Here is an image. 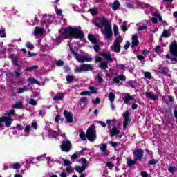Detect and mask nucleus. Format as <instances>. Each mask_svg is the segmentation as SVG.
Returning <instances> with one entry per match:
<instances>
[{
  "instance_id": "nucleus-1",
  "label": "nucleus",
  "mask_w": 177,
  "mask_h": 177,
  "mask_svg": "<svg viewBox=\"0 0 177 177\" xmlns=\"http://www.w3.org/2000/svg\"><path fill=\"white\" fill-rule=\"evenodd\" d=\"M64 38H76L78 39L84 38V32L75 26H68L64 30Z\"/></svg>"
},
{
  "instance_id": "nucleus-2",
  "label": "nucleus",
  "mask_w": 177,
  "mask_h": 177,
  "mask_svg": "<svg viewBox=\"0 0 177 177\" xmlns=\"http://www.w3.org/2000/svg\"><path fill=\"white\" fill-rule=\"evenodd\" d=\"M79 136L82 140H86V138L89 142H95L96 140V127L91 124L86 131V134L84 132H80Z\"/></svg>"
},
{
  "instance_id": "nucleus-3",
  "label": "nucleus",
  "mask_w": 177,
  "mask_h": 177,
  "mask_svg": "<svg viewBox=\"0 0 177 177\" xmlns=\"http://www.w3.org/2000/svg\"><path fill=\"white\" fill-rule=\"evenodd\" d=\"M115 124H117V120L115 119L106 120L107 127L109 129L110 136L111 137L120 134V130L117 129Z\"/></svg>"
},
{
  "instance_id": "nucleus-4",
  "label": "nucleus",
  "mask_w": 177,
  "mask_h": 177,
  "mask_svg": "<svg viewBox=\"0 0 177 177\" xmlns=\"http://www.w3.org/2000/svg\"><path fill=\"white\" fill-rule=\"evenodd\" d=\"M92 70H93V65L89 64H84L75 67V73L76 74L86 73V71H92Z\"/></svg>"
},
{
  "instance_id": "nucleus-5",
  "label": "nucleus",
  "mask_w": 177,
  "mask_h": 177,
  "mask_svg": "<svg viewBox=\"0 0 177 177\" xmlns=\"http://www.w3.org/2000/svg\"><path fill=\"white\" fill-rule=\"evenodd\" d=\"M122 37H121L120 35H119L113 41L111 49V50H113V52H116V53H120L121 52V44H122Z\"/></svg>"
},
{
  "instance_id": "nucleus-6",
  "label": "nucleus",
  "mask_w": 177,
  "mask_h": 177,
  "mask_svg": "<svg viewBox=\"0 0 177 177\" xmlns=\"http://www.w3.org/2000/svg\"><path fill=\"white\" fill-rule=\"evenodd\" d=\"M2 122H5V124ZM12 122H13V119L10 116L0 117V129H3L5 125L6 128H9L12 125Z\"/></svg>"
},
{
  "instance_id": "nucleus-7",
  "label": "nucleus",
  "mask_w": 177,
  "mask_h": 177,
  "mask_svg": "<svg viewBox=\"0 0 177 177\" xmlns=\"http://www.w3.org/2000/svg\"><path fill=\"white\" fill-rule=\"evenodd\" d=\"M102 26L104 28V34L106 38L109 39L113 37V32L111 31V27L109 23L95 24V26Z\"/></svg>"
},
{
  "instance_id": "nucleus-8",
  "label": "nucleus",
  "mask_w": 177,
  "mask_h": 177,
  "mask_svg": "<svg viewBox=\"0 0 177 177\" xmlns=\"http://www.w3.org/2000/svg\"><path fill=\"white\" fill-rule=\"evenodd\" d=\"M32 34L35 38H41V37H44V35H45V28L36 26Z\"/></svg>"
},
{
  "instance_id": "nucleus-9",
  "label": "nucleus",
  "mask_w": 177,
  "mask_h": 177,
  "mask_svg": "<svg viewBox=\"0 0 177 177\" xmlns=\"http://www.w3.org/2000/svg\"><path fill=\"white\" fill-rule=\"evenodd\" d=\"M60 149L62 151H65L66 153H68L70 150H71V142L70 140H66L65 141H62Z\"/></svg>"
},
{
  "instance_id": "nucleus-10",
  "label": "nucleus",
  "mask_w": 177,
  "mask_h": 177,
  "mask_svg": "<svg viewBox=\"0 0 177 177\" xmlns=\"http://www.w3.org/2000/svg\"><path fill=\"white\" fill-rule=\"evenodd\" d=\"M55 17L53 15L44 14L41 20V23H54Z\"/></svg>"
},
{
  "instance_id": "nucleus-11",
  "label": "nucleus",
  "mask_w": 177,
  "mask_h": 177,
  "mask_svg": "<svg viewBox=\"0 0 177 177\" xmlns=\"http://www.w3.org/2000/svg\"><path fill=\"white\" fill-rule=\"evenodd\" d=\"M98 147L100 149V151L102 153V157H107L110 154V151L107 149V145L102 143L98 145Z\"/></svg>"
},
{
  "instance_id": "nucleus-12",
  "label": "nucleus",
  "mask_w": 177,
  "mask_h": 177,
  "mask_svg": "<svg viewBox=\"0 0 177 177\" xmlns=\"http://www.w3.org/2000/svg\"><path fill=\"white\" fill-rule=\"evenodd\" d=\"M124 118L123 129H127V126L129 125V111H127L122 114Z\"/></svg>"
},
{
  "instance_id": "nucleus-13",
  "label": "nucleus",
  "mask_w": 177,
  "mask_h": 177,
  "mask_svg": "<svg viewBox=\"0 0 177 177\" xmlns=\"http://www.w3.org/2000/svg\"><path fill=\"white\" fill-rule=\"evenodd\" d=\"M169 49L171 54L177 57V43L176 41H174L170 44Z\"/></svg>"
},
{
  "instance_id": "nucleus-14",
  "label": "nucleus",
  "mask_w": 177,
  "mask_h": 177,
  "mask_svg": "<svg viewBox=\"0 0 177 177\" xmlns=\"http://www.w3.org/2000/svg\"><path fill=\"white\" fill-rule=\"evenodd\" d=\"M135 161H140L143 158V151L142 149H137L133 152Z\"/></svg>"
},
{
  "instance_id": "nucleus-15",
  "label": "nucleus",
  "mask_w": 177,
  "mask_h": 177,
  "mask_svg": "<svg viewBox=\"0 0 177 177\" xmlns=\"http://www.w3.org/2000/svg\"><path fill=\"white\" fill-rule=\"evenodd\" d=\"M64 116L66 118V122L68 124H71L73 122V113L67 111V110L64 111Z\"/></svg>"
},
{
  "instance_id": "nucleus-16",
  "label": "nucleus",
  "mask_w": 177,
  "mask_h": 177,
  "mask_svg": "<svg viewBox=\"0 0 177 177\" xmlns=\"http://www.w3.org/2000/svg\"><path fill=\"white\" fill-rule=\"evenodd\" d=\"M145 96L149 97V99H151V100H153V102L158 100V95H157V94L154 93L153 92H146Z\"/></svg>"
},
{
  "instance_id": "nucleus-17",
  "label": "nucleus",
  "mask_w": 177,
  "mask_h": 177,
  "mask_svg": "<svg viewBox=\"0 0 177 177\" xmlns=\"http://www.w3.org/2000/svg\"><path fill=\"white\" fill-rule=\"evenodd\" d=\"M139 45V40L138 39V35L134 34L131 37V47L135 48Z\"/></svg>"
},
{
  "instance_id": "nucleus-18",
  "label": "nucleus",
  "mask_w": 177,
  "mask_h": 177,
  "mask_svg": "<svg viewBox=\"0 0 177 177\" xmlns=\"http://www.w3.org/2000/svg\"><path fill=\"white\" fill-rule=\"evenodd\" d=\"M62 9L57 8L56 10V14L57 16H60L61 19L59 21V23H67V19L63 17Z\"/></svg>"
},
{
  "instance_id": "nucleus-19",
  "label": "nucleus",
  "mask_w": 177,
  "mask_h": 177,
  "mask_svg": "<svg viewBox=\"0 0 177 177\" xmlns=\"http://www.w3.org/2000/svg\"><path fill=\"white\" fill-rule=\"evenodd\" d=\"M64 99V93H57V94L54 95L53 97V100L55 102H59L60 100H63Z\"/></svg>"
},
{
  "instance_id": "nucleus-20",
  "label": "nucleus",
  "mask_w": 177,
  "mask_h": 177,
  "mask_svg": "<svg viewBox=\"0 0 177 177\" xmlns=\"http://www.w3.org/2000/svg\"><path fill=\"white\" fill-rule=\"evenodd\" d=\"M133 97H132V95H130L129 93H126L125 96L123 97L124 104L130 106L131 103L129 101L133 100Z\"/></svg>"
},
{
  "instance_id": "nucleus-21",
  "label": "nucleus",
  "mask_w": 177,
  "mask_h": 177,
  "mask_svg": "<svg viewBox=\"0 0 177 177\" xmlns=\"http://www.w3.org/2000/svg\"><path fill=\"white\" fill-rule=\"evenodd\" d=\"M74 56H75V58L76 59V60H77V62L79 63H84V56L81 55L78 53H74Z\"/></svg>"
},
{
  "instance_id": "nucleus-22",
  "label": "nucleus",
  "mask_w": 177,
  "mask_h": 177,
  "mask_svg": "<svg viewBox=\"0 0 177 177\" xmlns=\"http://www.w3.org/2000/svg\"><path fill=\"white\" fill-rule=\"evenodd\" d=\"M120 6H121L120 1L118 0H115L112 4V9L114 12H115V10H118Z\"/></svg>"
},
{
  "instance_id": "nucleus-23",
  "label": "nucleus",
  "mask_w": 177,
  "mask_h": 177,
  "mask_svg": "<svg viewBox=\"0 0 177 177\" xmlns=\"http://www.w3.org/2000/svg\"><path fill=\"white\" fill-rule=\"evenodd\" d=\"M28 82L29 85H32L34 84H37V85H41L39 82H37V80H35V78H32V77H29L28 79Z\"/></svg>"
},
{
  "instance_id": "nucleus-24",
  "label": "nucleus",
  "mask_w": 177,
  "mask_h": 177,
  "mask_svg": "<svg viewBox=\"0 0 177 177\" xmlns=\"http://www.w3.org/2000/svg\"><path fill=\"white\" fill-rule=\"evenodd\" d=\"M95 23H109V21L106 17H102L96 18Z\"/></svg>"
},
{
  "instance_id": "nucleus-25",
  "label": "nucleus",
  "mask_w": 177,
  "mask_h": 177,
  "mask_svg": "<svg viewBox=\"0 0 177 177\" xmlns=\"http://www.w3.org/2000/svg\"><path fill=\"white\" fill-rule=\"evenodd\" d=\"M108 99L111 103H114V100H115V94L113 92L109 93Z\"/></svg>"
},
{
  "instance_id": "nucleus-26",
  "label": "nucleus",
  "mask_w": 177,
  "mask_h": 177,
  "mask_svg": "<svg viewBox=\"0 0 177 177\" xmlns=\"http://www.w3.org/2000/svg\"><path fill=\"white\" fill-rule=\"evenodd\" d=\"M75 169L79 174H82V172H84L85 169H86V168L84 167L83 166L81 167V166L77 165L75 166Z\"/></svg>"
},
{
  "instance_id": "nucleus-27",
  "label": "nucleus",
  "mask_w": 177,
  "mask_h": 177,
  "mask_svg": "<svg viewBox=\"0 0 177 177\" xmlns=\"http://www.w3.org/2000/svg\"><path fill=\"white\" fill-rule=\"evenodd\" d=\"M101 55L103 56V57H105L108 62H113V58L111 57V55L106 53H101Z\"/></svg>"
},
{
  "instance_id": "nucleus-28",
  "label": "nucleus",
  "mask_w": 177,
  "mask_h": 177,
  "mask_svg": "<svg viewBox=\"0 0 177 177\" xmlns=\"http://www.w3.org/2000/svg\"><path fill=\"white\" fill-rule=\"evenodd\" d=\"M31 130V125H26L24 129V136H29L30 131Z\"/></svg>"
},
{
  "instance_id": "nucleus-29",
  "label": "nucleus",
  "mask_w": 177,
  "mask_h": 177,
  "mask_svg": "<svg viewBox=\"0 0 177 177\" xmlns=\"http://www.w3.org/2000/svg\"><path fill=\"white\" fill-rule=\"evenodd\" d=\"M171 33L169 30H164L163 32L162 33L161 37L162 38H169Z\"/></svg>"
},
{
  "instance_id": "nucleus-30",
  "label": "nucleus",
  "mask_w": 177,
  "mask_h": 177,
  "mask_svg": "<svg viewBox=\"0 0 177 177\" xmlns=\"http://www.w3.org/2000/svg\"><path fill=\"white\" fill-rule=\"evenodd\" d=\"M12 109H23V102H16L13 106H12Z\"/></svg>"
},
{
  "instance_id": "nucleus-31",
  "label": "nucleus",
  "mask_w": 177,
  "mask_h": 177,
  "mask_svg": "<svg viewBox=\"0 0 177 177\" xmlns=\"http://www.w3.org/2000/svg\"><path fill=\"white\" fill-rule=\"evenodd\" d=\"M15 75L17 77V78H18V77H20V75H21V66H19V67L15 71Z\"/></svg>"
},
{
  "instance_id": "nucleus-32",
  "label": "nucleus",
  "mask_w": 177,
  "mask_h": 177,
  "mask_svg": "<svg viewBox=\"0 0 177 177\" xmlns=\"http://www.w3.org/2000/svg\"><path fill=\"white\" fill-rule=\"evenodd\" d=\"M66 80L68 82V84H71L74 80H75V77L74 75H67L66 77Z\"/></svg>"
},
{
  "instance_id": "nucleus-33",
  "label": "nucleus",
  "mask_w": 177,
  "mask_h": 177,
  "mask_svg": "<svg viewBox=\"0 0 177 177\" xmlns=\"http://www.w3.org/2000/svg\"><path fill=\"white\" fill-rule=\"evenodd\" d=\"M6 30L5 28L1 27L0 28V38H6V33L5 32Z\"/></svg>"
},
{
  "instance_id": "nucleus-34",
  "label": "nucleus",
  "mask_w": 177,
  "mask_h": 177,
  "mask_svg": "<svg viewBox=\"0 0 177 177\" xmlns=\"http://www.w3.org/2000/svg\"><path fill=\"white\" fill-rule=\"evenodd\" d=\"M158 73H159V74H161V75H167V73H168V69H167V68H164L163 69L160 68Z\"/></svg>"
},
{
  "instance_id": "nucleus-35",
  "label": "nucleus",
  "mask_w": 177,
  "mask_h": 177,
  "mask_svg": "<svg viewBox=\"0 0 177 177\" xmlns=\"http://www.w3.org/2000/svg\"><path fill=\"white\" fill-rule=\"evenodd\" d=\"M147 30V26L146 25L139 26L137 31L140 34L143 30Z\"/></svg>"
},
{
  "instance_id": "nucleus-36",
  "label": "nucleus",
  "mask_w": 177,
  "mask_h": 177,
  "mask_svg": "<svg viewBox=\"0 0 177 177\" xmlns=\"http://www.w3.org/2000/svg\"><path fill=\"white\" fill-rule=\"evenodd\" d=\"M127 164L129 167H133V165H135V164H136V160H132L131 159H127Z\"/></svg>"
},
{
  "instance_id": "nucleus-37",
  "label": "nucleus",
  "mask_w": 177,
  "mask_h": 177,
  "mask_svg": "<svg viewBox=\"0 0 177 177\" xmlns=\"http://www.w3.org/2000/svg\"><path fill=\"white\" fill-rule=\"evenodd\" d=\"M155 52L156 53H162L164 52L162 47H161V46H157L155 48Z\"/></svg>"
},
{
  "instance_id": "nucleus-38",
  "label": "nucleus",
  "mask_w": 177,
  "mask_h": 177,
  "mask_svg": "<svg viewBox=\"0 0 177 177\" xmlns=\"http://www.w3.org/2000/svg\"><path fill=\"white\" fill-rule=\"evenodd\" d=\"M81 165L82 167L86 168L88 167V161L85 158H82L81 160Z\"/></svg>"
},
{
  "instance_id": "nucleus-39",
  "label": "nucleus",
  "mask_w": 177,
  "mask_h": 177,
  "mask_svg": "<svg viewBox=\"0 0 177 177\" xmlns=\"http://www.w3.org/2000/svg\"><path fill=\"white\" fill-rule=\"evenodd\" d=\"M153 16H154V17H156V19H158L159 21H162V17L158 12H153Z\"/></svg>"
},
{
  "instance_id": "nucleus-40",
  "label": "nucleus",
  "mask_w": 177,
  "mask_h": 177,
  "mask_svg": "<svg viewBox=\"0 0 177 177\" xmlns=\"http://www.w3.org/2000/svg\"><path fill=\"white\" fill-rule=\"evenodd\" d=\"M88 39L91 41L92 44H96V38H95L92 35H88Z\"/></svg>"
},
{
  "instance_id": "nucleus-41",
  "label": "nucleus",
  "mask_w": 177,
  "mask_h": 177,
  "mask_svg": "<svg viewBox=\"0 0 177 177\" xmlns=\"http://www.w3.org/2000/svg\"><path fill=\"white\" fill-rule=\"evenodd\" d=\"M26 91H28V88H27V86H24V88H19L17 91V93H24V92H26Z\"/></svg>"
},
{
  "instance_id": "nucleus-42",
  "label": "nucleus",
  "mask_w": 177,
  "mask_h": 177,
  "mask_svg": "<svg viewBox=\"0 0 177 177\" xmlns=\"http://www.w3.org/2000/svg\"><path fill=\"white\" fill-rule=\"evenodd\" d=\"M28 103L29 104H31L32 106H37L38 104V102H37V101H35V100L31 98L28 101Z\"/></svg>"
},
{
  "instance_id": "nucleus-43",
  "label": "nucleus",
  "mask_w": 177,
  "mask_h": 177,
  "mask_svg": "<svg viewBox=\"0 0 177 177\" xmlns=\"http://www.w3.org/2000/svg\"><path fill=\"white\" fill-rule=\"evenodd\" d=\"M88 12H90V13L92 15V16H96V15H97V13H98L97 10H96L93 8L88 9Z\"/></svg>"
},
{
  "instance_id": "nucleus-44",
  "label": "nucleus",
  "mask_w": 177,
  "mask_h": 177,
  "mask_svg": "<svg viewBox=\"0 0 177 177\" xmlns=\"http://www.w3.org/2000/svg\"><path fill=\"white\" fill-rule=\"evenodd\" d=\"M91 93L89 91H86L80 93V96H91Z\"/></svg>"
},
{
  "instance_id": "nucleus-45",
  "label": "nucleus",
  "mask_w": 177,
  "mask_h": 177,
  "mask_svg": "<svg viewBox=\"0 0 177 177\" xmlns=\"http://www.w3.org/2000/svg\"><path fill=\"white\" fill-rule=\"evenodd\" d=\"M107 66H108L107 62H102L100 63V68H101V70H104L107 68Z\"/></svg>"
},
{
  "instance_id": "nucleus-46",
  "label": "nucleus",
  "mask_w": 177,
  "mask_h": 177,
  "mask_svg": "<svg viewBox=\"0 0 177 177\" xmlns=\"http://www.w3.org/2000/svg\"><path fill=\"white\" fill-rule=\"evenodd\" d=\"M144 77L147 78V80H151V73L150 72H144Z\"/></svg>"
},
{
  "instance_id": "nucleus-47",
  "label": "nucleus",
  "mask_w": 177,
  "mask_h": 177,
  "mask_svg": "<svg viewBox=\"0 0 177 177\" xmlns=\"http://www.w3.org/2000/svg\"><path fill=\"white\" fill-rule=\"evenodd\" d=\"M26 48H28V49H30V50H32V49H34V44L28 41L26 43Z\"/></svg>"
},
{
  "instance_id": "nucleus-48",
  "label": "nucleus",
  "mask_w": 177,
  "mask_h": 177,
  "mask_svg": "<svg viewBox=\"0 0 177 177\" xmlns=\"http://www.w3.org/2000/svg\"><path fill=\"white\" fill-rule=\"evenodd\" d=\"M80 102L83 104V106H85V105L86 104V102H88V98H86V97H82L80 99Z\"/></svg>"
},
{
  "instance_id": "nucleus-49",
  "label": "nucleus",
  "mask_w": 177,
  "mask_h": 177,
  "mask_svg": "<svg viewBox=\"0 0 177 177\" xmlns=\"http://www.w3.org/2000/svg\"><path fill=\"white\" fill-rule=\"evenodd\" d=\"M12 168L14 169H20L21 168V165H20L19 163H14L12 165Z\"/></svg>"
},
{
  "instance_id": "nucleus-50",
  "label": "nucleus",
  "mask_w": 177,
  "mask_h": 177,
  "mask_svg": "<svg viewBox=\"0 0 177 177\" xmlns=\"http://www.w3.org/2000/svg\"><path fill=\"white\" fill-rule=\"evenodd\" d=\"M84 63H85V62H92V60H93V59L92 58L91 56H88V57L84 56Z\"/></svg>"
},
{
  "instance_id": "nucleus-51",
  "label": "nucleus",
  "mask_w": 177,
  "mask_h": 177,
  "mask_svg": "<svg viewBox=\"0 0 177 177\" xmlns=\"http://www.w3.org/2000/svg\"><path fill=\"white\" fill-rule=\"evenodd\" d=\"M50 135L53 138H57V136H59V134L56 131H51L50 132Z\"/></svg>"
},
{
  "instance_id": "nucleus-52",
  "label": "nucleus",
  "mask_w": 177,
  "mask_h": 177,
  "mask_svg": "<svg viewBox=\"0 0 177 177\" xmlns=\"http://www.w3.org/2000/svg\"><path fill=\"white\" fill-rule=\"evenodd\" d=\"M88 89H89L90 91H91V94H92V93H94V94L97 93V90H96V88H95V87L90 86V87H88Z\"/></svg>"
},
{
  "instance_id": "nucleus-53",
  "label": "nucleus",
  "mask_w": 177,
  "mask_h": 177,
  "mask_svg": "<svg viewBox=\"0 0 177 177\" xmlns=\"http://www.w3.org/2000/svg\"><path fill=\"white\" fill-rule=\"evenodd\" d=\"M127 85L130 86V88H135V82L130 80L128 82Z\"/></svg>"
},
{
  "instance_id": "nucleus-54",
  "label": "nucleus",
  "mask_w": 177,
  "mask_h": 177,
  "mask_svg": "<svg viewBox=\"0 0 177 177\" xmlns=\"http://www.w3.org/2000/svg\"><path fill=\"white\" fill-rule=\"evenodd\" d=\"M166 57L167 59H169V60H171L172 62H176L177 61L176 57H171V55H169V54H167L166 55Z\"/></svg>"
},
{
  "instance_id": "nucleus-55",
  "label": "nucleus",
  "mask_w": 177,
  "mask_h": 177,
  "mask_svg": "<svg viewBox=\"0 0 177 177\" xmlns=\"http://www.w3.org/2000/svg\"><path fill=\"white\" fill-rule=\"evenodd\" d=\"M157 162H158V160L152 159L151 160L149 161V165H155V164H157Z\"/></svg>"
},
{
  "instance_id": "nucleus-56",
  "label": "nucleus",
  "mask_w": 177,
  "mask_h": 177,
  "mask_svg": "<svg viewBox=\"0 0 177 177\" xmlns=\"http://www.w3.org/2000/svg\"><path fill=\"white\" fill-rule=\"evenodd\" d=\"M113 34L115 37H117V35L118 34V27L117 26H114L113 27Z\"/></svg>"
},
{
  "instance_id": "nucleus-57",
  "label": "nucleus",
  "mask_w": 177,
  "mask_h": 177,
  "mask_svg": "<svg viewBox=\"0 0 177 177\" xmlns=\"http://www.w3.org/2000/svg\"><path fill=\"white\" fill-rule=\"evenodd\" d=\"M78 157H80V153H75L71 156V160H77V158H78Z\"/></svg>"
},
{
  "instance_id": "nucleus-58",
  "label": "nucleus",
  "mask_w": 177,
  "mask_h": 177,
  "mask_svg": "<svg viewBox=\"0 0 177 177\" xmlns=\"http://www.w3.org/2000/svg\"><path fill=\"white\" fill-rule=\"evenodd\" d=\"M12 64H14V66H17V67H19V63H18V61H17V58L15 57V58H12Z\"/></svg>"
},
{
  "instance_id": "nucleus-59",
  "label": "nucleus",
  "mask_w": 177,
  "mask_h": 177,
  "mask_svg": "<svg viewBox=\"0 0 177 177\" xmlns=\"http://www.w3.org/2000/svg\"><path fill=\"white\" fill-rule=\"evenodd\" d=\"M118 68L120 69V70H122L123 71L125 70V68H127V66H125L124 64H120L118 66Z\"/></svg>"
},
{
  "instance_id": "nucleus-60",
  "label": "nucleus",
  "mask_w": 177,
  "mask_h": 177,
  "mask_svg": "<svg viewBox=\"0 0 177 177\" xmlns=\"http://www.w3.org/2000/svg\"><path fill=\"white\" fill-rule=\"evenodd\" d=\"M129 26H127V24H124L122 26V31H123L124 32H125V31H127L128 30V28Z\"/></svg>"
},
{
  "instance_id": "nucleus-61",
  "label": "nucleus",
  "mask_w": 177,
  "mask_h": 177,
  "mask_svg": "<svg viewBox=\"0 0 177 177\" xmlns=\"http://www.w3.org/2000/svg\"><path fill=\"white\" fill-rule=\"evenodd\" d=\"M118 78H119V80H120V81H126L127 80V77L124 75H119L118 76Z\"/></svg>"
},
{
  "instance_id": "nucleus-62",
  "label": "nucleus",
  "mask_w": 177,
  "mask_h": 177,
  "mask_svg": "<svg viewBox=\"0 0 177 177\" xmlns=\"http://www.w3.org/2000/svg\"><path fill=\"white\" fill-rule=\"evenodd\" d=\"M45 156H46V154H44V155H41V156H39L37 158V160L38 161H42L44 160H45Z\"/></svg>"
},
{
  "instance_id": "nucleus-63",
  "label": "nucleus",
  "mask_w": 177,
  "mask_h": 177,
  "mask_svg": "<svg viewBox=\"0 0 177 177\" xmlns=\"http://www.w3.org/2000/svg\"><path fill=\"white\" fill-rule=\"evenodd\" d=\"M15 110H10V111H7L6 114L7 115H15Z\"/></svg>"
},
{
  "instance_id": "nucleus-64",
  "label": "nucleus",
  "mask_w": 177,
  "mask_h": 177,
  "mask_svg": "<svg viewBox=\"0 0 177 177\" xmlns=\"http://www.w3.org/2000/svg\"><path fill=\"white\" fill-rule=\"evenodd\" d=\"M102 57H99V56L95 57V63H99L102 62Z\"/></svg>"
}]
</instances>
